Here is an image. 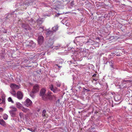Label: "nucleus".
<instances>
[{"label":"nucleus","instance_id":"obj_1","mask_svg":"<svg viewBox=\"0 0 132 132\" xmlns=\"http://www.w3.org/2000/svg\"><path fill=\"white\" fill-rule=\"evenodd\" d=\"M55 40V37L54 35L53 37H50L46 43L47 47L52 48H53V44Z\"/></svg>","mask_w":132,"mask_h":132},{"label":"nucleus","instance_id":"obj_23","mask_svg":"<svg viewBox=\"0 0 132 132\" xmlns=\"http://www.w3.org/2000/svg\"><path fill=\"white\" fill-rule=\"evenodd\" d=\"M31 2V0H28L27 2L25 3V4L26 6H28L30 5V3Z\"/></svg>","mask_w":132,"mask_h":132},{"label":"nucleus","instance_id":"obj_49","mask_svg":"<svg viewBox=\"0 0 132 132\" xmlns=\"http://www.w3.org/2000/svg\"><path fill=\"white\" fill-rule=\"evenodd\" d=\"M4 33H6V31H5V32H4Z\"/></svg>","mask_w":132,"mask_h":132},{"label":"nucleus","instance_id":"obj_46","mask_svg":"<svg viewBox=\"0 0 132 132\" xmlns=\"http://www.w3.org/2000/svg\"><path fill=\"white\" fill-rule=\"evenodd\" d=\"M97 113V111H96V112H95V114H96V113Z\"/></svg>","mask_w":132,"mask_h":132},{"label":"nucleus","instance_id":"obj_41","mask_svg":"<svg viewBox=\"0 0 132 132\" xmlns=\"http://www.w3.org/2000/svg\"><path fill=\"white\" fill-rule=\"evenodd\" d=\"M97 74L96 73H94L92 76L93 77H96Z\"/></svg>","mask_w":132,"mask_h":132},{"label":"nucleus","instance_id":"obj_7","mask_svg":"<svg viewBox=\"0 0 132 132\" xmlns=\"http://www.w3.org/2000/svg\"><path fill=\"white\" fill-rule=\"evenodd\" d=\"M122 95H116L114 97L115 100L117 102L121 100L122 98Z\"/></svg>","mask_w":132,"mask_h":132},{"label":"nucleus","instance_id":"obj_42","mask_svg":"<svg viewBox=\"0 0 132 132\" xmlns=\"http://www.w3.org/2000/svg\"><path fill=\"white\" fill-rule=\"evenodd\" d=\"M19 115L20 116V117H22L21 113H20L19 114Z\"/></svg>","mask_w":132,"mask_h":132},{"label":"nucleus","instance_id":"obj_39","mask_svg":"<svg viewBox=\"0 0 132 132\" xmlns=\"http://www.w3.org/2000/svg\"><path fill=\"white\" fill-rule=\"evenodd\" d=\"M3 111V108H0V112L2 111Z\"/></svg>","mask_w":132,"mask_h":132},{"label":"nucleus","instance_id":"obj_27","mask_svg":"<svg viewBox=\"0 0 132 132\" xmlns=\"http://www.w3.org/2000/svg\"><path fill=\"white\" fill-rule=\"evenodd\" d=\"M110 66L113 68H114V62L113 61H110Z\"/></svg>","mask_w":132,"mask_h":132},{"label":"nucleus","instance_id":"obj_44","mask_svg":"<svg viewBox=\"0 0 132 132\" xmlns=\"http://www.w3.org/2000/svg\"><path fill=\"white\" fill-rule=\"evenodd\" d=\"M93 80H94L95 81H97V79H93Z\"/></svg>","mask_w":132,"mask_h":132},{"label":"nucleus","instance_id":"obj_40","mask_svg":"<svg viewBox=\"0 0 132 132\" xmlns=\"http://www.w3.org/2000/svg\"><path fill=\"white\" fill-rule=\"evenodd\" d=\"M40 28H42V31H43L44 30V27H40Z\"/></svg>","mask_w":132,"mask_h":132},{"label":"nucleus","instance_id":"obj_10","mask_svg":"<svg viewBox=\"0 0 132 132\" xmlns=\"http://www.w3.org/2000/svg\"><path fill=\"white\" fill-rule=\"evenodd\" d=\"M10 87L12 89H17L19 88V86L14 84H10Z\"/></svg>","mask_w":132,"mask_h":132},{"label":"nucleus","instance_id":"obj_5","mask_svg":"<svg viewBox=\"0 0 132 132\" xmlns=\"http://www.w3.org/2000/svg\"><path fill=\"white\" fill-rule=\"evenodd\" d=\"M37 42L39 45H42L44 42L43 36L41 35L39 36L37 38Z\"/></svg>","mask_w":132,"mask_h":132},{"label":"nucleus","instance_id":"obj_11","mask_svg":"<svg viewBox=\"0 0 132 132\" xmlns=\"http://www.w3.org/2000/svg\"><path fill=\"white\" fill-rule=\"evenodd\" d=\"M29 43L26 45L27 46H29V47H32V48L35 47V44L32 40H30L29 41Z\"/></svg>","mask_w":132,"mask_h":132},{"label":"nucleus","instance_id":"obj_8","mask_svg":"<svg viewBox=\"0 0 132 132\" xmlns=\"http://www.w3.org/2000/svg\"><path fill=\"white\" fill-rule=\"evenodd\" d=\"M39 86L37 84H36L33 86V88L32 89L33 91L36 93H37L39 91Z\"/></svg>","mask_w":132,"mask_h":132},{"label":"nucleus","instance_id":"obj_45","mask_svg":"<svg viewBox=\"0 0 132 132\" xmlns=\"http://www.w3.org/2000/svg\"><path fill=\"white\" fill-rule=\"evenodd\" d=\"M127 81L126 80H123V83H124V82H126Z\"/></svg>","mask_w":132,"mask_h":132},{"label":"nucleus","instance_id":"obj_54","mask_svg":"<svg viewBox=\"0 0 132 132\" xmlns=\"http://www.w3.org/2000/svg\"><path fill=\"white\" fill-rule=\"evenodd\" d=\"M1 118V116H0V118Z\"/></svg>","mask_w":132,"mask_h":132},{"label":"nucleus","instance_id":"obj_43","mask_svg":"<svg viewBox=\"0 0 132 132\" xmlns=\"http://www.w3.org/2000/svg\"><path fill=\"white\" fill-rule=\"evenodd\" d=\"M15 108V107H13V106H11V107H10V108H12V109H13V108Z\"/></svg>","mask_w":132,"mask_h":132},{"label":"nucleus","instance_id":"obj_4","mask_svg":"<svg viewBox=\"0 0 132 132\" xmlns=\"http://www.w3.org/2000/svg\"><path fill=\"white\" fill-rule=\"evenodd\" d=\"M24 105L27 107L31 106L32 103L31 100L29 98H27L24 102Z\"/></svg>","mask_w":132,"mask_h":132},{"label":"nucleus","instance_id":"obj_48","mask_svg":"<svg viewBox=\"0 0 132 132\" xmlns=\"http://www.w3.org/2000/svg\"><path fill=\"white\" fill-rule=\"evenodd\" d=\"M35 128H36V127H35L33 128H34V129H35Z\"/></svg>","mask_w":132,"mask_h":132},{"label":"nucleus","instance_id":"obj_12","mask_svg":"<svg viewBox=\"0 0 132 132\" xmlns=\"http://www.w3.org/2000/svg\"><path fill=\"white\" fill-rule=\"evenodd\" d=\"M22 27L25 29L27 30L29 27V25L28 24L22 23Z\"/></svg>","mask_w":132,"mask_h":132},{"label":"nucleus","instance_id":"obj_31","mask_svg":"<svg viewBox=\"0 0 132 132\" xmlns=\"http://www.w3.org/2000/svg\"><path fill=\"white\" fill-rule=\"evenodd\" d=\"M12 91L11 92V94L13 95L14 96H15L16 95V93L14 89H12Z\"/></svg>","mask_w":132,"mask_h":132},{"label":"nucleus","instance_id":"obj_35","mask_svg":"<svg viewBox=\"0 0 132 132\" xmlns=\"http://www.w3.org/2000/svg\"><path fill=\"white\" fill-rule=\"evenodd\" d=\"M83 90L84 92L89 91H90L89 89H86L84 87L83 88Z\"/></svg>","mask_w":132,"mask_h":132},{"label":"nucleus","instance_id":"obj_37","mask_svg":"<svg viewBox=\"0 0 132 132\" xmlns=\"http://www.w3.org/2000/svg\"><path fill=\"white\" fill-rule=\"evenodd\" d=\"M56 86L57 87H60L61 86V84L59 83H56Z\"/></svg>","mask_w":132,"mask_h":132},{"label":"nucleus","instance_id":"obj_30","mask_svg":"<svg viewBox=\"0 0 132 132\" xmlns=\"http://www.w3.org/2000/svg\"><path fill=\"white\" fill-rule=\"evenodd\" d=\"M8 101L9 102H11L12 103H14V101L12 100L11 98L10 97H9L8 99Z\"/></svg>","mask_w":132,"mask_h":132},{"label":"nucleus","instance_id":"obj_17","mask_svg":"<svg viewBox=\"0 0 132 132\" xmlns=\"http://www.w3.org/2000/svg\"><path fill=\"white\" fill-rule=\"evenodd\" d=\"M36 93L35 92H34V91L32 90V91L30 93V95L31 97L33 98L35 96V94Z\"/></svg>","mask_w":132,"mask_h":132},{"label":"nucleus","instance_id":"obj_32","mask_svg":"<svg viewBox=\"0 0 132 132\" xmlns=\"http://www.w3.org/2000/svg\"><path fill=\"white\" fill-rule=\"evenodd\" d=\"M74 5V0H71L70 1V5L71 6H73Z\"/></svg>","mask_w":132,"mask_h":132},{"label":"nucleus","instance_id":"obj_47","mask_svg":"<svg viewBox=\"0 0 132 132\" xmlns=\"http://www.w3.org/2000/svg\"><path fill=\"white\" fill-rule=\"evenodd\" d=\"M1 100H2L1 98H0V102L1 101Z\"/></svg>","mask_w":132,"mask_h":132},{"label":"nucleus","instance_id":"obj_52","mask_svg":"<svg viewBox=\"0 0 132 132\" xmlns=\"http://www.w3.org/2000/svg\"><path fill=\"white\" fill-rule=\"evenodd\" d=\"M113 105H112V107H113Z\"/></svg>","mask_w":132,"mask_h":132},{"label":"nucleus","instance_id":"obj_34","mask_svg":"<svg viewBox=\"0 0 132 132\" xmlns=\"http://www.w3.org/2000/svg\"><path fill=\"white\" fill-rule=\"evenodd\" d=\"M71 0H65V2L66 3V4H68L70 3Z\"/></svg>","mask_w":132,"mask_h":132},{"label":"nucleus","instance_id":"obj_38","mask_svg":"<svg viewBox=\"0 0 132 132\" xmlns=\"http://www.w3.org/2000/svg\"><path fill=\"white\" fill-rule=\"evenodd\" d=\"M59 64H60V65H61V64L63 63V62L61 60H59Z\"/></svg>","mask_w":132,"mask_h":132},{"label":"nucleus","instance_id":"obj_3","mask_svg":"<svg viewBox=\"0 0 132 132\" xmlns=\"http://www.w3.org/2000/svg\"><path fill=\"white\" fill-rule=\"evenodd\" d=\"M46 90L44 88H42L40 90L39 95L41 97L43 100L44 101L46 99L45 97L46 94Z\"/></svg>","mask_w":132,"mask_h":132},{"label":"nucleus","instance_id":"obj_15","mask_svg":"<svg viewBox=\"0 0 132 132\" xmlns=\"http://www.w3.org/2000/svg\"><path fill=\"white\" fill-rule=\"evenodd\" d=\"M16 104L17 108L19 109H21L22 107V104L20 103L19 102H16Z\"/></svg>","mask_w":132,"mask_h":132},{"label":"nucleus","instance_id":"obj_26","mask_svg":"<svg viewBox=\"0 0 132 132\" xmlns=\"http://www.w3.org/2000/svg\"><path fill=\"white\" fill-rule=\"evenodd\" d=\"M46 111L45 110H44L43 111L42 114V116L43 117H46Z\"/></svg>","mask_w":132,"mask_h":132},{"label":"nucleus","instance_id":"obj_2","mask_svg":"<svg viewBox=\"0 0 132 132\" xmlns=\"http://www.w3.org/2000/svg\"><path fill=\"white\" fill-rule=\"evenodd\" d=\"M56 96L55 95H53L51 91H48L47 93L46 96L45 97L46 98L44 100V101H47L48 100L50 101L52 100L53 98L56 99Z\"/></svg>","mask_w":132,"mask_h":132},{"label":"nucleus","instance_id":"obj_16","mask_svg":"<svg viewBox=\"0 0 132 132\" xmlns=\"http://www.w3.org/2000/svg\"><path fill=\"white\" fill-rule=\"evenodd\" d=\"M53 33L54 32H53L52 30H49L48 31L47 30V35L48 36H51V35H52Z\"/></svg>","mask_w":132,"mask_h":132},{"label":"nucleus","instance_id":"obj_33","mask_svg":"<svg viewBox=\"0 0 132 132\" xmlns=\"http://www.w3.org/2000/svg\"><path fill=\"white\" fill-rule=\"evenodd\" d=\"M17 109L16 108H13V109L11 110L10 111H12L15 112L16 111H17Z\"/></svg>","mask_w":132,"mask_h":132},{"label":"nucleus","instance_id":"obj_6","mask_svg":"<svg viewBox=\"0 0 132 132\" xmlns=\"http://www.w3.org/2000/svg\"><path fill=\"white\" fill-rule=\"evenodd\" d=\"M49 88L54 93H57L58 91V90L57 88L55 87H54V85L52 84L50 85Z\"/></svg>","mask_w":132,"mask_h":132},{"label":"nucleus","instance_id":"obj_53","mask_svg":"<svg viewBox=\"0 0 132 132\" xmlns=\"http://www.w3.org/2000/svg\"><path fill=\"white\" fill-rule=\"evenodd\" d=\"M81 88V87L80 86H79V88Z\"/></svg>","mask_w":132,"mask_h":132},{"label":"nucleus","instance_id":"obj_29","mask_svg":"<svg viewBox=\"0 0 132 132\" xmlns=\"http://www.w3.org/2000/svg\"><path fill=\"white\" fill-rule=\"evenodd\" d=\"M3 119L5 120H7L8 117V115L6 114H4L3 116Z\"/></svg>","mask_w":132,"mask_h":132},{"label":"nucleus","instance_id":"obj_24","mask_svg":"<svg viewBox=\"0 0 132 132\" xmlns=\"http://www.w3.org/2000/svg\"><path fill=\"white\" fill-rule=\"evenodd\" d=\"M37 25L39 26H40V25L42 24V20L39 19L37 20Z\"/></svg>","mask_w":132,"mask_h":132},{"label":"nucleus","instance_id":"obj_36","mask_svg":"<svg viewBox=\"0 0 132 132\" xmlns=\"http://www.w3.org/2000/svg\"><path fill=\"white\" fill-rule=\"evenodd\" d=\"M56 104L57 105H59L60 104V101L59 99L56 101Z\"/></svg>","mask_w":132,"mask_h":132},{"label":"nucleus","instance_id":"obj_50","mask_svg":"<svg viewBox=\"0 0 132 132\" xmlns=\"http://www.w3.org/2000/svg\"><path fill=\"white\" fill-rule=\"evenodd\" d=\"M113 93H111V94H112V95H113Z\"/></svg>","mask_w":132,"mask_h":132},{"label":"nucleus","instance_id":"obj_21","mask_svg":"<svg viewBox=\"0 0 132 132\" xmlns=\"http://www.w3.org/2000/svg\"><path fill=\"white\" fill-rule=\"evenodd\" d=\"M1 98L2 99V102L1 103H4L5 102V96L4 95H2L1 97Z\"/></svg>","mask_w":132,"mask_h":132},{"label":"nucleus","instance_id":"obj_28","mask_svg":"<svg viewBox=\"0 0 132 132\" xmlns=\"http://www.w3.org/2000/svg\"><path fill=\"white\" fill-rule=\"evenodd\" d=\"M61 46V45L60 44H58V45L56 46H53L54 49H55L56 50H57Z\"/></svg>","mask_w":132,"mask_h":132},{"label":"nucleus","instance_id":"obj_22","mask_svg":"<svg viewBox=\"0 0 132 132\" xmlns=\"http://www.w3.org/2000/svg\"><path fill=\"white\" fill-rule=\"evenodd\" d=\"M0 124L4 126L6 125L5 122L3 119H0Z\"/></svg>","mask_w":132,"mask_h":132},{"label":"nucleus","instance_id":"obj_9","mask_svg":"<svg viewBox=\"0 0 132 132\" xmlns=\"http://www.w3.org/2000/svg\"><path fill=\"white\" fill-rule=\"evenodd\" d=\"M17 98L19 100H21L22 98L23 94L22 92L18 91L17 93Z\"/></svg>","mask_w":132,"mask_h":132},{"label":"nucleus","instance_id":"obj_51","mask_svg":"<svg viewBox=\"0 0 132 132\" xmlns=\"http://www.w3.org/2000/svg\"><path fill=\"white\" fill-rule=\"evenodd\" d=\"M121 102V101H120V102H119V103L118 104H119V103H120V102Z\"/></svg>","mask_w":132,"mask_h":132},{"label":"nucleus","instance_id":"obj_19","mask_svg":"<svg viewBox=\"0 0 132 132\" xmlns=\"http://www.w3.org/2000/svg\"><path fill=\"white\" fill-rule=\"evenodd\" d=\"M9 113L10 114L11 116L12 117H14L16 116L15 112H14L12 111H10Z\"/></svg>","mask_w":132,"mask_h":132},{"label":"nucleus","instance_id":"obj_25","mask_svg":"<svg viewBox=\"0 0 132 132\" xmlns=\"http://www.w3.org/2000/svg\"><path fill=\"white\" fill-rule=\"evenodd\" d=\"M27 129L32 132H35L37 129V128H35V129H33L32 128H28Z\"/></svg>","mask_w":132,"mask_h":132},{"label":"nucleus","instance_id":"obj_18","mask_svg":"<svg viewBox=\"0 0 132 132\" xmlns=\"http://www.w3.org/2000/svg\"><path fill=\"white\" fill-rule=\"evenodd\" d=\"M29 22L30 24H34L35 23V21L32 18L29 20Z\"/></svg>","mask_w":132,"mask_h":132},{"label":"nucleus","instance_id":"obj_14","mask_svg":"<svg viewBox=\"0 0 132 132\" xmlns=\"http://www.w3.org/2000/svg\"><path fill=\"white\" fill-rule=\"evenodd\" d=\"M54 66L56 68L59 70H60L62 67V65L60 64H55L54 65Z\"/></svg>","mask_w":132,"mask_h":132},{"label":"nucleus","instance_id":"obj_20","mask_svg":"<svg viewBox=\"0 0 132 132\" xmlns=\"http://www.w3.org/2000/svg\"><path fill=\"white\" fill-rule=\"evenodd\" d=\"M24 112L26 113L29 110V109L28 108H26L22 107L21 109Z\"/></svg>","mask_w":132,"mask_h":132},{"label":"nucleus","instance_id":"obj_13","mask_svg":"<svg viewBox=\"0 0 132 132\" xmlns=\"http://www.w3.org/2000/svg\"><path fill=\"white\" fill-rule=\"evenodd\" d=\"M58 28L59 26L57 25H56V26L52 28V30L54 32H55L58 30Z\"/></svg>","mask_w":132,"mask_h":132}]
</instances>
